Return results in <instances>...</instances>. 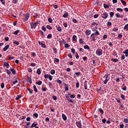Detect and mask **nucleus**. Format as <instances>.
<instances>
[{
	"label": "nucleus",
	"instance_id": "obj_1",
	"mask_svg": "<svg viewBox=\"0 0 128 128\" xmlns=\"http://www.w3.org/2000/svg\"><path fill=\"white\" fill-rule=\"evenodd\" d=\"M102 80L104 82V84H106L108 82V80H110V78L108 74H105L103 77H102Z\"/></svg>",
	"mask_w": 128,
	"mask_h": 128
},
{
	"label": "nucleus",
	"instance_id": "obj_2",
	"mask_svg": "<svg viewBox=\"0 0 128 128\" xmlns=\"http://www.w3.org/2000/svg\"><path fill=\"white\" fill-rule=\"evenodd\" d=\"M96 54L99 56H102V49L98 48L96 50Z\"/></svg>",
	"mask_w": 128,
	"mask_h": 128
},
{
	"label": "nucleus",
	"instance_id": "obj_3",
	"mask_svg": "<svg viewBox=\"0 0 128 128\" xmlns=\"http://www.w3.org/2000/svg\"><path fill=\"white\" fill-rule=\"evenodd\" d=\"M38 24V22H32L30 23L31 28H34L36 25Z\"/></svg>",
	"mask_w": 128,
	"mask_h": 128
},
{
	"label": "nucleus",
	"instance_id": "obj_4",
	"mask_svg": "<svg viewBox=\"0 0 128 128\" xmlns=\"http://www.w3.org/2000/svg\"><path fill=\"white\" fill-rule=\"evenodd\" d=\"M101 16L102 18H104V20H106V18H108V14L106 12H104L102 14Z\"/></svg>",
	"mask_w": 128,
	"mask_h": 128
},
{
	"label": "nucleus",
	"instance_id": "obj_5",
	"mask_svg": "<svg viewBox=\"0 0 128 128\" xmlns=\"http://www.w3.org/2000/svg\"><path fill=\"white\" fill-rule=\"evenodd\" d=\"M3 66H6V68H8V66H10V64L8 62H4Z\"/></svg>",
	"mask_w": 128,
	"mask_h": 128
},
{
	"label": "nucleus",
	"instance_id": "obj_6",
	"mask_svg": "<svg viewBox=\"0 0 128 128\" xmlns=\"http://www.w3.org/2000/svg\"><path fill=\"white\" fill-rule=\"evenodd\" d=\"M76 124L78 128H82V123L80 122H76Z\"/></svg>",
	"mask_w": 128,
	"mask_h": 128
},
{
	"label": "nucleus",
	"instance_id": "obj_7",
	"mask_svg": "<svg viewBox=\"0 0 128 128\" xmlns=\"http://www.w3.org/2000/svg\"><path fill=\"white\" fill-rule=\"evenodd\" d=\"M9 48H10V45L7 44V45L3 48L4 52H6V50H8V49Z\"/></svg>",
	"mask_w": 128,
	"mask_h": 128
},
{
	"label": "nucleus",
	"instance_id": "obj_8",
	"mask_svg": "<svg viewBox=\"0 0 128 128\" xmlns=\"http://www.w3.org/2000/svg\"><path fill=\"white\" fill-rule=\"evenodd\" d=\"M29 18H30V14H25V18H24L25 20H28Z\"/></svg>",
	"mask_w": 128,
	"mask_h": 128
},
{
	"label": "nucleus",
	"instance_id": "obj_9",
	"mask_svg": "<svg viewBox=\"0 0 128 128\" xmlns=\"http://www.w3.org/2000/svg\"><path fill=\"white\" fill-rule=\"evenodd\" d=\"M84 86L85 90H88V82L85 81L84 83Z\"/></svg>",
	"mask_w": 128,
	"mask_h": 128
},
{
	"label": "nucleus",
	"instance_id": "obj_10",
	"mask_svg": "<svg viewBox=\"0 0 128 128\" xmlns=\"http://www.w3.org/2000/svg\"><path fill=\"white\" fill-rule=\"evenodd\" d=\"M62 119L64 120H66L67 118H66V115H64V114H62Z\"/></svg>",
	"mask_w": 128,
	"mask_h": 128
},
{
	"label": "nucleus",
	"instance_id": "obj_11",
	"mask_svg": "<svg viewBox=\"0 0 128 128\" xmlns=\"http://www.w3.org/2000/svg\"><path fill=\"white\" fill-rule=\"evenodd\" d=\"M122 90H126V86H124V84H122Z\"/></svg>",
	"mask_w": 128,
	"mask_h": 128
},
{
	"label": "nucleus",
	"instance_id": "obj_12",
	"mask_svg": "<svg viewBox=\"0 0 128 128\" xmlns=\"http://www.w3.org/2000/svg\"><path fill=\"white\" fill-rule=\"evenodd\" d=\"M28 82L30 84H32V76H28Z\"/></svg>",
	"mask_w": 128,
	"mask_h": 128
},
{
	"label": "nucleus",
	"instance_id": "obj_13",
	"mask_svg": "<svg viewBox=\"0 0 128 128\" xmlns=\"http://www.w3.org/2000/svg\"><path fill=\"white\" fill-rule=\"evenodd\" d=\"M68 12H66L64 13V14H63L62 16L63 18H68Z\"/></svg>",
	"mask_w": 128,
	"mask_h": 128
},
{
	"label": "nucleus",
	"instance_id": "obj_14",
	"mask_svg": "<svg viewBox=\"0 0 128 128\" xmlns=\"http://www.w3.org/2000/svg\"><path fill=\"white\" fill-rule=\"evenodd\" d=\"M33 88L34 92H38V89L36 88V85H34L33 86Z\"/></svg>",
	"mask_w": 128,
	"mask_h": 128
},
{
	"label": "nucleus",
	"instance_id": "obj_15",
	"mask_svg": "<svg viewBox=\"0 0 128 128\" xmlns=\"http://www.w3.org/2000/svg\"><path fill=\"white\" fill-rule=\"evenodd\" d=\"M38 126V124H34V123H32V126H30V128H36V126Z\"/></svg>",
	"mask_w": 128,
	"mask_h": 128
},
{
	"label": "nucleus",
	"instance_id": "obj_16",
	"mask_svg": "<svg viewBox=\"0 0 128 128\" xmlns=\"http://www.w3.org/2000/svg\"><path fill=\"white\" fill-rule=\"evenodd\" d=\"M97 34V36H98V34H100V33L99 32H95V33H93L91 35V38H92V36H95Z\"/></svg>",
	"mask_w": 128,
	"mask_h": 128
},
{
	"label": "nucleus",
	"instance_id": "obj_17",
	"mask_svg": "<svg viewBox=\"0 0 128 128\" xmlns=\"http://www.w3.org/2000/svg\"><path fill=\"white\" fill-rule=\"evenodd\" d=\"M98 24V23L96 22H93L92 23L91 26H96Z\"/></svg>",
	"mask_w": 128,
	"mask_h": 128
},
{
	"label": "nucleus",
	"instance_id": "obj_18",
	"mask_svg": "<svg viewBox=\"0 0 128 128\" xmlns=\"http://www.w3.org/2000/svg\"><path fill=\"white\" fill-rule=\"evenodd\" d=\"M13 44H16V46H18V44H20V42H18L16 40H14L13 42Z\"/></svg>",
	"mask_w": 128,
	"mask_h": 128
},
{
	"label": "nucleus",
	"instance_id": "obj_19",
	"mask_svg": "<svg viewBox=\"0 0 128 128\" xmlns=\"http://www.w3.org/2000/svg\"><path fill=\"white\" fill-rule=\"evenodd\" d=\"M48 22H50V24H52V19L51 18H49L48 20Z\"/></svg>",
	"mask_w": 128,
	"mask_h": 128
},
{
	"label": "nucleus",
	"instance_id": "obj_20",
	"mask_svg": "<svg viewBox=\"0 0 128 128\" xmlns=\"http://www.w3.org/2000/svg\"><path fill=\"white\" fill-rule=\"evenodd\" d=\"M20 98H22V95H20H20H18V96L16 98V100H20Z\"/></svg>",
	"mask_w": 128,
	"mask_h": 128
},
{
	"label": "nucleus",
	"instance_id": "obj_21",
	"mask_svg": "<svg viewBox=\"0 0 128 128\" xmlns=\"http://www.w3.org/2000/svg\"><path fill=\"white\" fill-rule=\"evenodd\" d=\"M36 84H38V86H40L42 84V82L40 80L38 82H36Z\"/></svg>",
	"mask_w": 128,
	"mask_h": 128
},
{
	"label": "nucleus",
	"instance_id": "obj_22",
	"mask_svg": "<svg viewBox=\"0 0 128 128\" xmlns=\"http://www.w3.org/2000/svg\"><path fill=\"white\" fill-rule=\"evenodd\" d=\"M120 98H122V100H126V96L123 94H121Z\"/></svg>",
	"mask_w": 128,
	"mask_h": 128
},
{
	"label": "nucleus",
	"instance_id": "obj_23",
	"mask_svg": "<svg viewBox=\"0 0 128 128\" xmlns=\"http://www.w3.org/2000/svg\"><path fill=\"white\" fill-rule=\"evenodd\" d=\"M10 70H11L13 74H16V70H14V69L11 68Z\"/></svg>",
	"mask_w": 128,
	"mask_h": 128
},
{
	"label": "nucleus",
	"instance_id": "obj_24",
	"mask_svg": "<svg viewBox=\"0 0 128 128\" xmlns=\"http://www.w3.org/2000/svg\"><path fill=\"white\" fill-rule=\"evenodd\" d=\"M84 48L85 50H90V46L88 45H85L84 46Z\"/></svg>",
	"mask_w": 128,
	"mask_h": 128
},
{
	"label": "nucleus",
	"instance_id": "obj_25",
	"mask_svg": "<svg viewBox=\"0 0 128 128\" xmlns=\"http://www.w3.org/2000/svg\"><path fill=\"white\" fill-rule=\"evenodd\" d=\"M50 74H56V70H50Z\"/></svg>",
	"mask_w": 128,
	"mask_h": 128
},
{
	"label": "nucleus",
	"instance_id": "obj_26",
	"mask_svg": "<svg viewBox=\"0 0 128 128\" xmlns=\"http://www.w3.org/2000/svg\"><path fill=\"white\" fill-rule=\"evenodd\" d=\"M110 18H112V16H114V12H110Z\"/></svg>",
	"mask_w": 128,
	"mask_h": 128
},
{
	"label": "nucleus",
	"instance_id": "obj_27",
	"mask_svg": "<svg viewBox=\"0 0 128 128\" xmlns=\"http://www.w3.org/2000/svg\"><path fill=\"white\" fill-rule=\"evenodd\" d=\"M120 2H122V4H124V6H126V2H124V0H120Z\"/></svg>",
	"mask_w": 128,
	"mask_h": 128
},
{
	"label": "nucleus",
	"instance_id": "obj_28",
	"mask_svg": "<svg viewBox=\"0 0 128 128\" xmlns=\"http://www.w3.org/2000/svg\"><path fill=\"white\" fill-rule=\"evenodd\" d=\"M104 8H110V7L108 6V4H104Z\"/></svg>",
	"mask_w": 128,
	"mask_h": 128
},
{
	"label": "nucleus",
	"instance_id": "obj_29",
	"mask_svg": "<svg viewBox=\"0 0 128 128\" xmlns=\"http://www.w3.org/2000/svg\"><path fill=\"white\" fill-rule=\"evenodd\" d=\"M116 10L118 12H124V10L122 8H117Z\"/></svg>",
	"mask_w": 128,
	"mask_h": 128
},
{
	"label": "nucleus",
	"instance_id": "obj_30",
	"mask_svg": "<svg viewBox=\"0 0 128 128\" xmlns=\"http://www.w3.org/2000/svg\"><path fill=\"white\" fill-rule=\"evenodd\" d=\"M42 30L44 32H46V27L44 26H42Z\"/></svg>",
	"mask_w": 128,
	"mask_h": 128
},
{
	"label": "nucleus",
	"instance_id": "obj_31",
	"mask_svg": "<svg viewBox=\"0 0 128 128\" xmlns=\"http://www.w3.org/2000/svg\"><path fill=\"white\" fill-rule=\"evenodd\" d=\"M36 74H40L41 72H40V68L37 70Z\"/></svg>",
	"mask_w": 128,
	"mask_h": 128
},
{
	"label": "nucleus",
	"instance_id": "obj_32",
	"mask_svg": "<svg viewBox=\"0 0 128 128\" xmlns=\"http://www.w3.org/2000/svg\"><path fill=\"white\" fill-rule=\"evenodd\" d=\"M41 46L42 48H46V44L42 43V42H41Z\"/></svg>",
	"mask_w": 128,
	"mask_h": 128
},
{
	"label": "nucleus",
	"instance_id": "obj_33",
	"mask_svg": "<svg viewBox=\"0 0 128 128\" xmlns=\"http://www.w3.org/2000/svg\"><path fill=\"white\" fill-rule=\"evenodd\" d=\"M75 74L76 76H80V72H75Z\"/></svg>",
	"mask_w": 128,
	"mask_h": 128
},
{
	"label": "nucleus",
	"instance_id": "obj_34",
	"mask_svg": "<svg viewBox=\"0 0 128 128\" xmlns=\"http://www.w3.org/2000/svg\"><path fill=\"white\" fill-rule=\"evenodd\" d=\"M112 62H118V58H114V60L112 59Z\"/></svg>",
	"mask_w": 128,
	"mask_h": 128
},
{
	"label": "nucleus",
	"instance_id": "obj_35",
	"mask_svg": "<svg viewBox=\"0 0 128 128\" xmlns=\"http://www.w3.org/2000/svg\"><path fill=\"white\" fill-rule=\"evenodd\" d=\"M99 112L102 114H104V110L102 108L99 109Z\"/></svg>",
	"mask_w": 128,
	"mask_h": 128
},
{
	"label": "nucleus",
	"instance_id": "obj_36",
	"mask_svg": "<svg viewBox=\"0 0 128 128\" xmlns=\"http://www.w3.org/2000/svg\"><path fill=\"white\" fill-rule=\"evenodd\" d=\"M6 74H12V72H10V70H6Z\"/></svg>",
	"mask_w": 128,
	"mask_h": 128
},
{
	"label": "nucleus",
	"instance_id": "obj_37",
	"mask_svg": "<svg viewBox=\"0 0 128 128\" xmlns=\"http://www.w3.org/2000/svg\"><path fill=\"white\" fill-rule=\"evenodd\" d=\"M46 28H48V30H52V26H50V25H47Z\"/></svg>",
	"mask_w": 128,
	"mask_h": 128
},
{
	"label": "nucleus",
	"instance_id": "obj_38",
	"mask_svg": "<svg viewBox=\"0 0 128 128\" xmlns=\"http://www.w3.org/2000/svg\"><path fill=\"white\" fill-rule=\"evenodd\" d=\"M60 44H66V40H60Z\"/></svg>",
	"mask_w": 128,
	"mask_h": 128
},
{
	"label": "nucleus",
	"instance_id": "obj_39",
	"mask_svg": "<svg viewBox=\"0 0 128 128\" xmlns=\"http://www.w3.org/2000/svg\"><path fill=\"white\" fill-rule=\"evenodd\" d=\"M33 116H35V118H38V113H35L33 114Z\"/></svg>",
	"mask_w": 128,
	"mask_h": 128
},
{
	"label": "nucleus",
	"instance_id": "obj_40",
	"mask_svg": "<svg viewBox=\"0 0 128 128\" xmlns=\"http://www.w3.org/2000/svg\"><path fill=\"white\" fill-rule=\"evenodd\" d=\"M65 86H66V87H65V90L66 92H68V86L66 84Z\"/></svg>",
	"mask_w": 128,
	"mask_h": 128
},
{
	"label": "nucleus",
	"instance_id": "obj_41",
	"mask_svg": "<svg viewBox=\"0 0 128 128\" xmlns=\"http://www.w3.org/2000/svg\"><path fill=\"white\" fill-rule=\"evenodd\" d=\"M42 92H46V88L42 87Z\"/></svg>",
	"mask_w": 128,
	"mask_h": 128
},
{
	"label": "nucleus",
	"instance_id": "obj_42",
	"mask_svg": "<svg viewBox=\"0 0 128 128\" xmlns=\"http://www.w3.org/2000/svg\"><path fill=\"white\" fill-rule=\"evenodd\" d=\"M71 52L73 54H76V50H74V48H72L71 50Z\"/></svg>",
	"mask_w": 128,
	"mask_h": 128
},
{
	"label": "nucleus",
	"instance_id": "obj_43",
	"mask_svg": "<svg viewBox=\"0 0 128 128\" xmlns=\"http://www.w3.org/2000/svg\"><path fill=\"white\" fill-rule=\"evenodd\" d=\"M48 78L50 80H52V75H49Z\"/></svg>",
	"mask_w": 128,
	"mask_h": 128
},
{
	"label": "nucleus",
	"instance_id": "obj_44",
	"mask_svg": "<svg viewBox=\"0 0 128 128\" xmlns=\"http://www.w3.org/2000/svg\"><path fill=\"white\" fill-rule=\"evenodd\" d=\"M27 90H28V92H29L30 94H32V92H34V90H31V89L30 88H28Z\"/></svg>",
	"mask_w": 128,
	"mask_h": 128
},
{
	"label": "nucleus",
	"instance_id": "obj_45",
	"mask_svg": "<svg viewBox=\"0 0 128 128\" xmlns=\"http://www.w3.org/2000/svg\"><path fill=\"white\" fill-rule=\"evenodd\" d=\"M54 61H55L56 62H60V60H58V58H54Z\"/></svg>",
	"mask_w": 128,
	"mask_h": 128
},
{
	"label": "nucleus",
	"instance_id": "obj_46",
	"mask_svg": "<svg viewBox=\"0 0 128 128\" xmlns=\"http://www.w3.org/2000/svg\"><path fill=\"white\" fill-rule=\"evenodd\" d=\"M72 21L73 22H74V24H76V22H78V20L76 19L73 18Z\"/></svg>",
	"mask_w": 128,
	"mask_h": 128
},
{
	"label": "nucleus",
	"instance_id": "obj_47",
	"mask_svg": "<svg viewBox=\"0 0 128 128\" xmlns=\"http://www.w3.org/2000/svg\"><path fill=\"white\" fill-rule=\"evenodd\" d=\"M70 98H76V96H74V94H70Z\"/></svg>",
	"mask_w": 128,
	"mask_h": 128
},
{
	"label": "nucleus",
	"instance_id": "obj_48",
	"mask_svg": "<svg viewBox=\"0 0 128 128\" xmlns=\"http://www.w3.org/2000/svg\"><path fill=\"white\" fill-rule=\"evenodd\" d=\"M52 34H49L47 36V38H52Z\"/></svg>",
	"mask_w": 128,
	"mask_h": 128
},
{
	"label": "nucleus",
	"instance_id": "obj_49",
	"mask_svg": "<svg viewBox=\"0 0 128 128\" xmlns=\"http://www.w3.org/2000/svg\"><path fill=\"white\" fill-rule=\"evenodd\" d=\"M4 0H0V2H2V4H6V2H4Z\"/></svg>",
	"mask_w": 128,
	"mask_h": 128
},
{
	"label": "nucleus",
	"instance_id": "obj_50",
	"mask_svg": "<svg viewBox=\"0 0 128 128\" xmlns=\"http://www.w3.org/2000/svg\"><path fill=\"white\" fill-rule=\"evenodd\" d=\"M38 13L35 14V15L34 16V18H38Z\"/></svg>",
	"mask_w": 128,
	"mask_h": 128
},
{
	"label": "nucleus",
	"instance_id": "obj_51",
	"mask_svg": "<svg viewBox=\"0 0 128 128\" xmlns=\"http://www.w3.org/2000/svg\"><path fill=\"white\" fill-rule=\"evenodd\" d=\"M44 78H48V74H45L44 75Z\"/></svg>",
	"mask_w": 128,
	"mask_h": 128
},
{
	"label": "nucleus",
	"instance_id": "obj_52",
	"mask_svg": "<svg viewBox=\"0 0 128 128\" xmlns=\"http://www.w3.org/2000/svg\"><path fill=\"white\" fill-rule=\"evenodd\" d=\"M52 98L54 100H58L56 96H52Z\"/></svg>",
	"mask_w": 128,
	"mask_h": 128
},
{
	"label": "nucleus",
	"instance_id": "obj_53",
	"mask_svg": "<svg viewBox=\"0 0 128 128\" xmlns=\"http://www.w3.org/2000/svg\"><path fill=\"white\" fill-rule=\"evenodd\" d=\"M124 28V30H126V28H127V30H128V24H126V25H125Z\"/></svg>",
	"mask_w": 128,
	"mask_h": 128
},
{
	"label": "nucleus",
	"instance_id": "obj_54",
	"mask_svg": "<svg viewBox=\"0 0 128 128\" xmlns=\"http://www.w3.org/2000/svg\"><path fill=\"white\" fill-rule=\"evenodd\" d=\"M68 102H74L72 101V99H70V98H69L68 100Z\"/></svg>",
	"mask_w": 128,
	"mask_h": 128
},
{
	"label": "nucleus",
	"instance_id": "obj_55",
	"mask_svg": "<svg viewBox=\"0 0 128 128\" xmlns=\"http://www.w3.org/2000/svg\"><path fill=\"white\" fill-rule=\"evenodd\" d=\"M116 18H120V14H116Z\"/></svg>",
	"mask_w": 128,
	"mask_h": 128
},
{
	"label": "nucleus",
	"instance_id": "obj_56",
	"mask_svg": "<svg viewBox=\"0 0 128 128\" xmlns=\"http://www.w3.org/2000/svg\"><path fill=\"white\" fill-rule=\"evenodd\" d=\"M6 42H8L10 38H8V37H6L4 38Z\"/></svg>",
	"mask_w": 128,
	"mask_h": 128
},
{
	"label": "nucleus",
	"instance_id": "obj_57",
	"mask_svg": "<svg viewBox=\"0 0 128 128\" xmlns=\"http://www.w3.org/2000/svg\"><path fill=\"white\" fill-rule=\"evenodd\" d=\"M70 46V44H65V46L64 47L66 48H68Z\"/></svg>",
	"mask_w": 128,
	"mask_h": 128
},
{
	"label": "nucleus",
	"instance_id": "obj_58",
	"mask_svg": "<svg viewBox=\"0 0 128 128\" xmlns=\"http://www.w3.org/2000/svg\"><path fill=\"white\" fill-rule=\"evenodd\" d=\"M63 26H64V28H68V24L66 23H64Z\"/></svg>",
	"mask_w": 128,
	"mask_h": 128
},
{
	"label": "nucleus",
	"instance_id": "obj_59",
	"mask_svg": "<svg viewBox=\"0 0 128 128\" xmlns=\"http://www.w3.org/2000/svg\"><path fill=\"white\" fill-rule=\"evenodd\" d=\"M123 54H128V50L126 49V51H124V52H123Z\"/></svg>",
	"mask_w": 128,
	"mask_h": 128
},
{
	"label": "nucleus",
	"instance_id": "obj_60",
	"mask_svg": "<svg viewBox=\"0 0 128 128\" xmlns=\"http://www.w3.org/2000/svg\"><path fill=\"white\" fill-rule=\"evenodd\" d=\"M30 66H36V64L35 63H32V64H30Z\"/></svg>",
	"mask_w": 128,
	"mask_h": 128
},
{
	"label": "nucleus",
	"instance_id": "obj_61",
	"mask_svg": "<svg viewBox=\"0 0 128 128\" xmlns=\"http://www.w3.org/2000/svg\"><path fill=\"white\" fill-rule=\"evenodd\" d=\"M57 82H58V84H62V80H57L56 81Z\"/></svg>",
	"mask_w": 128,
	"mask_h": 128
},
{
	"label": "nucleus",
	"instance_id": "obj_62",
	"mask_svg": "<svg viewBox=\"0 0 128 128\" xmlns=\"http://www.w3.org/2000/svg\"><path fill=\"white\" fill-rule=\"evenodd\" d=\"M118 28H114L112 30V32H116L117 30H118Z\"/></svg>",
	"mask_w": 128,
	"mask_h": 128
},
{
	"label": "nucleus",
	"instance_id": "obj_63",
	"mask_svg": "<svg viewBox=\"0 0 128 128\" xmlns=\"http://www.w3.org/2000/svg\"><path fill=\"white\" fill-rule=\"evenodd\" d=\"M107 25L108 26H112V22H108V24H107Z\"/></svg>",
	"mask_w": 128,
	"mask_h": 128
},
{
	"label": "nucleus",
	"instance_id": "obj_64",
	"mask_svg": "<svg viewBox=\"0 0 128 128\" xmlns=\"http://www.w3.org/2000/svg\"><path fill=\"white\" fill-rule=\"evenodd\" d=\"M53 8H54L55 9L58 8V5H56V4L53 5Z\"/></svg>",
	"mask_w": 128,
	"mask_h": 128
}]
</instances>
